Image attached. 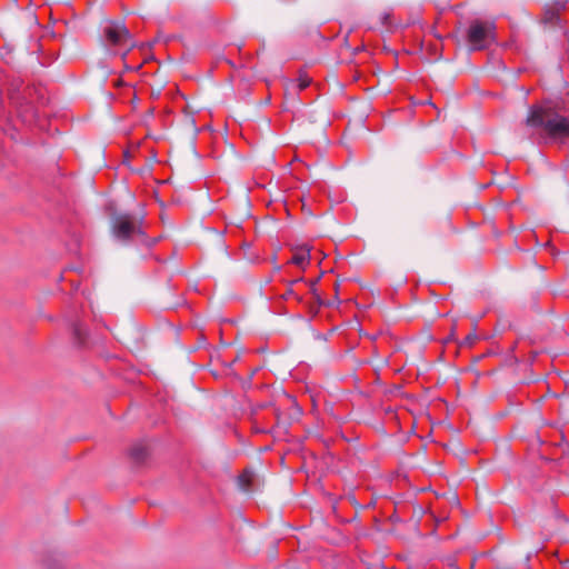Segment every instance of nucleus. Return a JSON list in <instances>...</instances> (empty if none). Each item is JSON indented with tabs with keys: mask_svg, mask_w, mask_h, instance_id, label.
I'll use <instances>...</instances> for the list:
<instances>
[{
	"mask_svg": "<svg viewBox=\"0 0 569 569\" xmlns=\"http://www.w3.org/2000/svg\"><path fill=\"white\" fill-rule=\"evenodd\" d=\"M130 456L134 461L140 462L146 458L147 450L142 445H137L131 448Z\"/></svg>",
	"mask_w": 569,
	"mask_h": 569,
	"instance_id": "6e6552de",
	"label": "nucleus"
},
{
	"mask_svg": "<svg viewBox=\"0 0 569 569\" xmlns=\"http://www.w3.org/2000/svg\"><path fill=\"white\" fill-rule=\"evenodd\" d=\"M253 480L252 472L244 470L238 478L239 485L243 490H249Z\"/></svg>",
	"mask_w": 569,
	"mask_h": 569,
	"instance_id": "1a4fd4ad",
	"label": "nucleus"
},
{
	"mask_svg": "<svg viewBox=\"0 0 569 569\" xmlns=\"http://www.w3.org/2000/svg\"><path fill=\"white\" fill-rule=\"evenodd\" d=\"M305 286L302 279H296L288 283L286 291L281 295L283 300L290 301L293 300L296 302L302 301V295L300 292V287Z\"/></svg>",
	"mask_w": 569,
	"mask_h": 569,
	"instance_id": "0eeeda50",
	"label": "nucleus"
},
{
	"mask_svg": "<svg viewBox=\"0 0 569 569\" xmlns=\"http://www.w3.org/2000/svg\"><path fill=\"white\" fill-rule=\"evenodd\" d=\"M389 19H390V16H389V14H385V17H383V23H385L386 26H388V24H389V22H388V21H389Z\"/></svg>",
	"mask_w": 569,
	"mask_h": 569,
	"instance_id": "ddd939ff",
	"label": "nucleus"
},
{
	"mask_svg": "<svg viewBox=\"0 0 569 569\" xmlns=\"http://www.w3.org/2000/svg\"><path fill=\"white\" fill-rule=\"evenodd\" d=\"M479 337L476 332H471L465 337V339L459 343L461 348H471L477 341Z\"/></svg>",
	"mask_w": 569,
	"mask_h": 569,
	"instance_id": "f8f14e48",
	"label": "nucleus"
},
{
	"mask_svg": "<svg viewBox=\"0 0 569 569\" xmlns=\"http://www.w3.org/2000/svg\"><path fill=\"white\" fill-rule=\"evenodd\" d=\"M73 337L79 346H83L86 343L87 332L81 325L76 323L73 326Z\"/></svg>",
	"mask_w": 569,
	"mask_h": 569,
	"instance_id": "9d476101",
	"label": "nucleus"
},
{
	"mask_svg": "<svg viewBox=\"0 0 569 569\" xmlns=\"http://www.w3.org/2000/svg\"><path fill=\"white\" fill-rule=\"evenodd\" d=\"M297 82L299 91H302L310 86L311 78L307 73L300 72Z\"/></svg>",
	"mask_w": 569,
	"mask_h": 569,
	"instance_id": "9b49d317",
	"label": "nucleus"
},
{
	"mask_svg": "<svg viewBox=\"0 0 569 569\" xmlns=\"http://www.w3.org/2000/svg\"><path fill=\"white\" fill-rule=\"evenodd\" d=\"M566 7L565 2H555L551 6H547L543 10L541 21L543 23L557 24L559 21L560 12Z\"/></svg>",
	"mask_w": 569,
	"mask_h": 569,
	"instance_id": "423d86ee",
	"label": "nucleus"
},
{
	"mask_svg": "<svg viewBox=\"0 0 569 569\" xmlns=\"http://www.w3.org/2000/svg\"><path fill=\"white\" fill-rule=\"evenodd\" d=\"M112 231L118 240L130 241L146 236V223L142 218L124 213L114 218Z\"/></svg>",
	"mask_w": 569,
	"mask_h": 569,
	"instance_id": "20e7f679",
	"label": "nucleus"
},
{
	"mask_svg": "<svg viewBox=\"0 0 569 569\" xmlns=\"http://www.w3.org/2000/svg\"><path fill=\"white\" fill-rule=\"evenodd\" d=\"M104 42L109 48H124L126 51L122 53V60L126 62V57L130 50L136 46L132 36L128 28L114 21H110L103 29ZM142 67V63L138 66H128L124 63V68L130 71H137Z\"/></svg>",
	"mask_w": 569,
	"mask_h": 569,
	"instance_id": "f03ea898",
	"label": "nucleus"
},
{
	"mask_svg": "<svg viewBox=\"0 0 569 569\" xmlns=\"http://www.w3.org/2000/svg\"><path fill=\"white\" fill-rule=\"evenodd\" d=\"M465 37L470 50H486L496 40V26L490 21L473 19L469 22Z\"/></svg>",
	"mask_w": 569,
	"mask_h": 569,
	"instance_id": "7ed1b4c3",
	"label": "nucleus"
},
{
	"mask_svg": "<svg viewBox=\"0 0 569 569\" xmlns=\"http://www.w3.org/2000/svg\"><path fill=\"white\" fill-rule=\"evenodd\" d=\"M527 124L536 128L542 136L552 139L569 138V118L560 114L550 106H533L526 120Z\"/></svg>",
	"mask_w": 569,
	"mask_h": 569,
	"instance_id": "f257e3e1",
	"label": "nucleus"
},
{
	"mask_svg": "<svg viewBox=\"0 0 569 569\" xmlns=\"http://www.w3.org/2000/svg\"><path fill=\"white\" fill-rule=\"evenodd\" d=\"M291 252L292 256L288 263L296 266L300 270H305L311 260V248L307 244L297 246L291 249Z\"/></svg>",
	"mask_w": 569,
	"mask_h": 569,
	"instance_id": "39448f33",
	"label": "nucleus"
}]
</instances>
